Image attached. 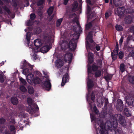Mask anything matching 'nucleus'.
<instances>
[{"label":"nucleus","instance_id":"obj_1","mask_svg":"<svg viewBox=\"0 0 134 134\" xmlns=\"http://www.w3.org/2000/svg\"><path fill=\"white\" fill-rule=\"evenodd\" d=\"M111 108L109 107V110ZM118 120L119 123L122 126L126 127V122L124 118L120 114H113L110 112L109 110V123L111 127H109V134H116V133H120L121 132V129L118 127Z\"/></svg>","mask_w":134,"mask_h":134},{"label":"nucleus","instance_id":"obj_2","mask_svg":"<svg viewBox=\"0 0 134 134\" xmlns=\"http://www.w3.org/2000/svg\"><path fill=\"white\" fill-rule=\"evenodd\" d=\"M79 34L76 31L72 35L73 37L69 41V43L66 41H63L60 45L61 49L62 50L65 51L69 48L71 51H74L77 46V40L79 38Z\"/></svg>","mask_w":134,"mask_h":134},{"label":"nucleus","instance_id":"obj_3","mask_svg":"<svg viewBox=\"0 0 134 134\" xmlns=\"http://www.w3.org/2000/svg\"><path fill=\"white\" fill-rule=\"evenodd\" d=\"M95 126L97 134H109L103 121L99 119L97 122H95Z\"/></svg>","mask_w":134,"mask_h":134},{"label":"nucleus","instance_id":"obj_4","mask_svg":"<svg viewBox=\"0 0 134 134\" xmlns=\"http://www.w3.org/2000/svg\"><path fill=\"white\" fill-rule=\"evenodd\" d=\"M33 66L28 63L25 60L23 61V64L21 66V69H23L22 73L25 75H27L29 73V69L32 70Z\"/></svg>","mask_w":134,"mask_h":134},{"label":"nucleus","instance_id":"obj_5","mask_svg":"<svg viewBox=\"0 0 134 134\" xmlns=\"http://www.w3.org/2000/svg\"><path fill=\"white\" fill-rule=\"evenodd\" d=\"M32 77L30 75H28L27 76V80H30L31 82H33V83L35 84L41 83V82H42L41 80L38 77H36L34 78V75H32Z\"/></svg>","mask_w":134,"mask_h":134},{"label":"nucleus","instance_id":"obj_6","mask_svg":"<svg viewBox=\"0 0 134 134\" xmlns=\"http://www.w3.org/2000/svg\"><path fill=\"white\" fill-rule=\"evenodd\" d=\"M108 103V99H107V100H105L103 111L102 113L103 116V117H105L106 116V115L107 114H109V109H108L109 107Z\"/></svg>","mask_w":134,"mask_h":134},{"label":"nucleus","instance_id":"obj_7","mask_svg":"<svg viewBox=\"0 0 134 134\" xmlns=\"http://www.w3.org/2000/svg\"><path fill=\"white\" fill-rule=\"evenodd\" d=\"M99 21L97 19H94L92 21L93 23L92 30L95 31V33L98 31L100 30V28L98 23Z\"/></svg>","mask_w":134,"mask_h":134},{"label":"nucleus","instance_id":"obj_8","mask_svg":"<svg viewBox=\"0 0 134 134\" xmlns=\"http://www.w3.org/2000/svg\"><path fill=\"white\" fill-rule=\"evenodd\" d=\"M117 12L118 15L121 18L126 14L125 9L124 7L118 8Z\"/></svg>","mask_w":134,"mask_h":134},{"label":"nucleus","instance_id":"obj_9","mask_svg":"<svg viewBox=\"0 0 134 134\" xmlns=\"http://www.w3.org/2000/svg\"><path fill=\"white\" fill-rule=\"evenodd\" d=\"M87 66V71L88 75H90V74L92 73V71H96L98 68V66L94 64L92 66L89 64H88Z\"/></svg>","mask_w":134,"mask_h":134},{"label":"nucleus","instance_id":"obj_10","mask_svg":"<svg viewBox=\"0 0 134 134\" xmlns=\"http://www.w3.org/2000/svg\"><path fill=\"white\" fill-rule=\"evenodd\" d=\"M117 102L116 105V109L119 111H122L123 110L124 106L122 101L120 99H118L117 100Z\"/></svg>","mask_w":134,"mask_h":134},{"label":"nucleus","instance_id":"obj_11","mask_svg":"<svg viewBox=\"0 0 134 134\" xmlns=\"http://www.w3.org/2000/svg\"><path fill=\"white\" fill-rule=\"evenodd\" d=\"M91 43L92 44L90 43L87 40L86 42V47L87 51L89 49L93 51L95 48V43L94 41L93 42Z\"/></svg>","mask_w":134,"mask_h":134},{"label":"nucleus","instance_id":"obj_12","mask_svg":"<svg viewBox=\"0 0 134 134\" xmlns=\"http://www.w3.org/2000/svg\"><path fill=\"white\" fill-rule=\"evenodd\" d=\"M69 80V75L67 73H65L63 76L61 83V86H64L65 83Z\"/></svg>","mask_w":134,"mask_h":134},{"label":"nucleus","instance_id":"obj_13","mask_svg":"<svg viewBox=\"0 0 134 134\" xmlns=\"http://www.w3.org/2000/svg\"><path fill=\"white\" fill-rule=\"evenodd\" d=\"M41 85L42 86H44L46 88H51V85L50 82V80L48 79L44 81L41 82Z\"/></svg>","mask_w":134,"mask_h":134},{"label":"nucleus","instance_id":"obj_14","mask_svg":"<svg viewBox=\"0 0 134 134\" xmlns=\"http://www.w3.org/2000/svg\"><path fill=\"white\" fill-rule=\"evenodd\" d=\"M126 103L129 105H132L134 102V98L132 97L127 96L126 98Z\"/></svg>","mask_w":134,"mask_h":134},{"label":"nucleus","instance_id":"obj_15","mask_svg":"<svg viewBox=\"0 0 134 134\" xmlns=\"http://www.w3.org/2000/svg\"><path fill=\"white\" fill-rule=\"evenodd\" d=\"M72 57V55L70 53L66 54L65 57L66 61H68L69 64L71 63Z\"/></svg>","mask_w":134,"mask_h":134},{"label":"nucleus","instance_id":"obj_16","mask_svg":"<svg viewBox=\"0 0 134 134\" xmlns=\"http://www.w3.org/2000/svg\"><path fill=\"white\" fill-rule=\"evenodd\" d=\"M88 79L87 82V86L88 88L91 89L94 86V84L93 81L90 79V75L88 76Z\"/></svg>","mask_w":134,"mask_h":134},{"label":"nucleus","instance_id":"obj_17","mask_svg":"<svg viewBox=\"0 0 134 134\" xmlns=\"http://www.w3.org/2000/svg\"><path fill=\"white\" fill-rule=\"evenodd\" d=\"M50 48L49 46L48 45H46L42 46L40 49V50L42 53H45L49 51Z\"/></svg>","mask_w":134,"mask_h":134},{"label":"nucleus","instance_id":"obj_18","mask_svg":"<svg viewBox=\"0 0 134 134\" xmlns=\"http://www.w3.org/2000/svg\"><path fill=\"white\" fill-rule=\"evenodd\" d=\"M78 6V4L77 1H75L72 4V11L75 12L77 10V8Z\"/></svg>","mask_w":134,"mask_h":134},{"label":"nucleus","instance_id":"obj_19","mask_svg":"<svg viewBox=\"0 0 134 134\" xmlns=\"http://www.w3.org/2000/svg\"><path fill=\"white\" fill-rule=\"evenodd\" d=\"M51 39V36L49 35H47L44 36L43 38L45 43L46 44L48 43V44H49Z\"/></svg>","mask_w":134,"mask_h":134},{"label":"nucleus","instance_id":"obj_20","mask_svg":"<svg viewBox=\"0 0 134 134\" xmlns=\"http://www.w3.org/2000/svg\"><path fill=\"white\" fill-rule=\"evenodd\" d=\"M34 43L35 46L37 47H40L42 45V43L40 40L38 39L34 40Z\"/></svg>","mask_w":134,"mask_h":134},{"label":"nucleus","instance_id":"obj_21","mask_svg":"<svg viewBox=\"0 0 134 134\" xmlns=\"http://www.w3.org/2000/svg\"><path fill=\"white\" fill-rule=\"evenodd\" d=\"M11 101L13 105H16L18 103V99L16 97H13L11 98Z\"/></svg>","mask_w":134,"mask_h":134},{"label":"nucleus","instance_id":"obj_22","mask_svg":"<svg viewBox=\"0 0 134 134\" xmlns=\"http://www.w3.org/2000/svg\"><path fill=\"white\" fill-rule=\"evenodd\" d=\"M92 34L91 32H89L87 36V39L90 43H92L93 41L92 39Z\"/></svg>","mask_w":134,"mask_h":134},{"label":"nucleus","instance_id":"obj_23","mask_svg":"<svg viewBox=\"0 0 134 134\" xmlns=\"http://www.w3.org/2000/svg\"><path fill=\"white\" fill-rule=\"evenodd\" d=\"M124 113L125 114L127 117L131 116V113L130 111L127 108H125L124 110Z\"/></svg>","mask_w":134,"mask_h":134},{"label":"nucleus","instance_id":"obj_24","mask_svg":"<svg viewBox=\"0 0 134 134\" xmlns=\"http://www.w3.org/2000/svg\"><path fill=\"white\" fill-rule=\"evenodd\" d=\"M28 92L30 94H33L34 92V88L32 87L30 85H29L27 87Z\"/></svg>","mask_w":134,"mask_h":134},{"label":"nucleus","instance_id":"obj_25","mask_svg":"<svg viewBox=\"0 0 134 134\" xmlns=\"http://www.w3.org/2000/svg\"><path fill=\"white\" fill-rule=\"evenodd\" d=\"M134 12V10L132 8H129L125 9V13L130 14Z\"/></svg>","mask_w":134,"mask_h":134},{"label":"nucleus","instance_id":"obj_26","mask_svg":"<svg viewBox=\"0 0 134 134\" xmlns=\"http://www.w3.org/2000/svg\"><path fill=\"white\" fill-rule=\"evenodd\" d=\"M92 26L93 27V23H92V21L86 25L85 29L88 30L90 29Z\"/></svg>","mask_w":134,"mask_h":134},{"label":"nucleus","instance_id":"obj_27","mask_svg":"<svg viewBox=\"0 0 134 134\" xmlns=\"http://www.w3.org/2000/svg\"><path fill=\"white\" fill-rule=\"evenodd\" d=\"M54 9V7L53 6H51L49 7L47 11L48 15L50 16L51 15L53 12Z\"/></svg>","mask_w":134,"mask_h":134},{"label":"nucleus","instance_id":"obj_28","mask_svg":"<svg viewBox=\"0 0 134 134\" xmlns=\"http://www.w3.org/2000/svg\"><path fill=\"white\" fill-rule=\"evenodd\" d=\"M125 19L126 20V21L128 24L131 23L132 20V17L130 15H127L125 17Z\"/></svg>","mask_w":134,"mask_h":134},{"label":"nucleus","instance_id":"obj_29","mask_svg":"<svg viewBox=\"0 0 134 134\" xmlns=\"http://www.w3.org/2000/svg\"><path fill=\"white\" fill-rule=\"evenodd\" d=\"M2 8L5 11L7 12L9 15L11 14L12 13L10 10L6 5L3 6Z\"/></svg>","mask_w":134,"mask_h":134},{"label":"nucleus","instance_id":"obj_30","mask_svg":"<svg viewBox=\"0 0 134 134\" xmlns=\"http://www.w3.org/2000/svg\"><path fill=\"white\" fill-rule=\"evenodd\" d=\"M63 62L61 60H59L56 64L58 68H61L63 65Z\"/></svg>","mask_w":134,"mask_h":134},{"label":"nucleus","instance_id":"obj_31","mask_svg":"<svg viewBox=\"0 0 134 134\" xmlns=\"http://www.w3.org/2000/svg\"><path fill=\"white\" fill-rule=\"evenodd\" d=\"M125 65L124 64L122 63L120 65V69L121 72H124L125 70Z\"/></svg>","mask_w":134,"mask_h":134},{"label":"nucleus","instance_id":"obj_32","mask_svg":"<svg viewBox=\"0 0 134 134\" xmlns=\"http://www.w3.org/2000/svg\"><path fill=\"white\" fill-rule=\"evenodd\" d=\"M31 34V33L30 32H28L26 35V38L27 42H29L30 41Z\"/></svg>","mask_w":134,"mask_h":134},{"label":"nucleus","instance_id":"obj_33","mask_svg":"<svg viewBox=\"0 0 134 134\" xmlns=\"http://www.w3.org/2000/svg\"><path fill=\"white\" fill-rule=\"evenodd\" d=\"M15 126L13 125H11L9 127V129L10 132H13V134H14L15 133Z\"/></svg>","mask_w":134,"mask_h":134},{"label":"nucleus","instance_id":"obj_34","mask_svg":"<svg viewBox=\"0 0 134 134\" xmlns=\"http://www.w3.org/2000/svg\"><path fill=\"white\" fill-rule=\"evenodd\" d=\"M115 27L116 30L118 31H122L123 30L122 27L120 25L116 24Z\"/></svg>","mask_w":134,"mask_h":134},{"label":"nucleus","instance_id":"obj_35","mask_svg":"<svg viewBox=\"0 0 134 134\" xmlns=\"http://www.w3.org/2000/svg\"><path fill=\"white\" fill-rule=\"evenodd\" d=\"M128 79L130 83H134V76L129 75L128 77Z\"/></svg>","mask_w":134,"mask_h":134},{"label":"nucleus","instance_id":"obj_36","mask_svg":"<svg viewBox=\"0 0 134 134\" xmlns=\"http://www.w3.org/2000/svg\"><path fill=\"white\" fill-rule=\"evenodd\" d=\"M45 0H39L37 2V4L38 6H40L42 5L44 3Z\"/></svg>","mask_w":134,"mask_h":134},{"label":"nucleus","instance_id":"obj_37","mask_svg":"<svg viewBox=\"0 0 134 134\" xmlns=\"http://www.w3.org/2000/svg\"><path fill=\"white\" fill-rule=\"evenodd\" d=\"M118 57L120 59H122L124 55V53L122 51H120L118 54Z\"/></svg>","mask_w":134,"mask_h":134},{"label":"nucleus","instance_id":"obj_38","mask_svg":"<svg viewBox=\"0 0 134 134\" xmlns=\"http://www.w3.org/2000/svg\"><path fill=\"white\" fill-rule=\"evenodd\" d=\"M31 110L33 112V113H35L38 112L39 111V109L37 105H36V107L34 108H32Z\"/></svg>","mask_w":134,"mask_h":134},{"label":"nucleus","instance_id":"obj_39","mask_svg":"<svg viewBox=\"0 0 134 134\" xmlns=\"http://www.w3.org/2000/svg\"><path fill=\"white\" fill-rule=\"evenodd\" d=\"M63 20V18H60L57 20L56 22V26L57 27H58L60 25Z\"/></svg>","mask_w":134,"mask_h":134},{"label":"nucleus","instance_id":"obj_40","mask_svg":"<svg viewBox=\"0 0 134 134\" xmlns=\"http://www.w3.org/2000/svg\"><path fill=\"white\" fill-rule=\"evenodd\" d=\"M19 79L20 81L22 83V84H23L24 85H25L27 83L26 81L22 77H21L19 78Z\"/></svg>","mask_w":134,"mask_h":134},{"label":"nucleus","instance_id":"obj_41","mask_svg":"<svg viewBox=\"0 0 134 134\" xmlns=\"http://www.w3.org/2000/svg\"><path fill=\"white\" fill-rule=\"evenodd\" d=\"M101 75V71L100 70H98L95 72V77H100Z\"/></svg>","mask_w":134,"mask_h":134},{"label":"nucleus","instance_id":"obj_42","mask_svg":"<svg viewBox=\"0 0 134 134\" xmlns=\"http://www.w3.org/2000/svg\"><path fill=\"white\" fill-rule=\"evenodd\" d=\"M20 89L22 92H25L27 91L26 87L24 86H21L20 87Z\"/></svg>","mask_w":134,"mask_h":134},{"label":"nucleus","instance_id":"obj_43","mask_svg":"<svg viewBox=\"0 0 134 134\" xmlns=\"http://www.w3.org/2000/svg\"><path fill=\"white\" fill-rule=\"evenodd\" d=\"M5 121L6 120L5 119L3 118H0V124H3Z\"/></svg>","mask_w":134,"mask_h":134},{"label":"nucleus","instance_id":"obj_44","mask_svg":"<svg viewBox=\"0 0 134 134\" xmlns=\"http://www.w3.org/2000/svg\"><path fill=\"white\" fill-rule=\"evenodd\" d=\"M93 110L94 111L95 113L98 114L99 113V111L98 110L97 107L94 106L93 108Z\"/></svg>","mask_w":134,"mask_h":134},{"label":"nucleus","instance_id":"obj_45","mask_svg":"<svg viewBox=\"0 0 134 134\" xmlns=\"http://www.w3.org/2000/svg\"><path fill=\"white\" fill-rule=\"evenodd\" d=\"M30 19L31 20H34L36 18V15L35 13H31L30 15Z\"/></svg>","mask_w":134,"mask_h":134},{"label":"nucleus","instance_id":"obj_46","mask_svg":"<svg viewBox=\"0 0 134 134\" xmlns=\"http://www.w3.org/2000/svg\"><path fill=\"white\" fill-rule=\"evenodd\" d=\"M27 103L29 105H31L32 104V100L30 98H29L27 99Z\"/></svg>","mask_w":134,"mask_h":134},{"label":"nucleus","instance_id":"obj_47","mask_svg":"<svg viewBox=\"0 0 134 134\" xmlns=\"http://www.w3.org/2000/svg\"><path fill=\"white\" fill-rule=\"evenodd\" d=\"M88 64H91L93 62V57L88 58Z\"/></svg>","mask_w":134,"mask_h":134},{"label":"nucleus","instance_id":"obj_48","mask_svg":"<svg viewBox=\"0 0 134 134\" xmlns=\"http://www.w3.org/2000/svg\"><path fill=\"white\" fill-rule=\"evenodd\" d=\"M118 50H117L115 49H114L113 50V52H111V54H114V55H118Z\"/></svg>","mask_w":134,"mask_h":134},{"label":"nucleus","instance_id":"obj_49","mask_svg":"<svg viewBox=\"0 0 134 134\" xmlns=\"http://www.w3.org/2000/svg\"><path fill=\"white\" fill-rule=\"evenodd\" d=\"M95 95L93 92H92L91 95V99L92 101H94L95 99Z\"/></svg>","mask_w":134,"mask_h":134},{"label":"nucleus","instance_id":"obj_50","mask_svg":"<svg viewBox=\"0 0 134 134\" xmlns=\"http://www.w3.org/2000/svg\"><path fill=\"white\" fill-rule=\"evenodd\" d=\"M91 11V8L88 5H87V14H89Z\"/></svg>","mask_w":134,"mask_h":134},{"label":"nucleus","instance_id":"obj_51","mask_svg":"<svg viewBox=\"0 0 134 134\" xmlns=\"http://www.w3.org/2000/svg\"><path fill=\"white\" fill-rule=\"evenodd\" d=\"M117 55H114V54H111V56L113 60H115L116 59Z\"/></svg>","mask_w":134,"mask_h":134},{"label":"nucleus","instance_id":"obj_52","mask_svg":"<svg viewBox=\"0 0 134 134\" xmlns=\"http://www.w3.org/2000/svg\"><path fill=\"white\" fill-rule=\"evenodd\" d=\"M34 73L35 75H36L39 76H40L41 75V73L39 71H34Z\"/></svg>","mask_w":134,"mask_h":134},{"label":"nucleus","instance_id":"obj_53","mask_svg":"<svg viewBox=\"0 0 134 134\" xmlns=\"http://www.w3.org/2000/svg\"><path fill=\"white\" fill-rule=\"evenodd\" d=\"M88 15V19H91L93 17V14L92 13H91V14H87Z\"/></svg>","mask_w":134,"mask_h":134},{"label":"nucleus","instance_id":"obj_54","mask_svg":"<svg viewBox=\"0 0 134 134\" xmlns=\"http://www.w3.org/2000/svg\"><path fill=\"white\" fill-rule=\"evenodd\" d=\"M90 117L91 118V120L92 122L94 121H95V116L93 115H92L90 114Z\"/></svg>","mask_w":134,"mask_h":134},{"label":"nucleus","instance_id":"obj_55","mask_svg":"<svg viewBox=\"0 0 134 134\" xmlns=\"http://www.w3.org/2000/svg\"><path fill=\"white\" fill-rule=\"evenodd\" d=\"M41 31V29L40 28H38L37 29L36 32V34H38L40 33Z\"/></svg>","mask_w":134,"mask_h":134},{"label":"nucleus","instance_id":"obj_56","mask_svg":"<svg viewBox=\"0 0 134 134\" xmlns=\"http://www.w3.org/2000/svg\"><path fill=\"white\" fill-rule=\"evenodd\" d=\"M4 81V78L3 76L0 74V82L1 83H3Z\"/></svg>","mask_w":134,"mask_h":134},{"label":"nucleus","instance_id":"obj_57","mask_svg":"<svg viewBox=\"0 0 134 134\" xmlns=\"http://www.w3.org/2000/svg\"><path fill=\"white\" fill-rule=\"evenodd\" d=\"M111 95H113V96H111L112 98L113 97V100H114L115 101V94L114 93V92L113 91H111Z\"/></svg>","mask_w":134,"mask_h":134},{"label":"nucleus","instance_id":"obj_58","mask_svg":"<svg viewBox=\"0 0 134 134\" xmlns=\"http://www.w3.org/2000/svg\"><path fill=\"white\" fill-rule=\"evenodd\" d=\"M124 38L123 37H121L119 40V44L121 45L122 44L123 41V40Z\"/></svg>","mask_w":134,"mask_h":134},{"label":"nucleus","instance_id":"obj_59","mask_svg":"<svg viewBox=\"0 0 134 134\" xmlns=\"http://www.w3.org/2000/svg\"><path fill=\"white\" fill-rule=\"evenodd\" d=\"M27 25L28 26H30L31 25H32L31 23V21L30 20H29L27 21Z\"/></svg>","mask_w":134,"mask_h":134},{"label":"nucleus","instance_id":"obj_60","mask_svg":"<svg viewBox=\"0 0 134 134\" xmlns=\"http://www.w3.org/2000/svg\"><path fill=\"white\" fill-rule=\"evenodd\" d=\"M88 58H93V54L89 52L88 53Z\"/></svg>","mask_w":134,"mask_h":134},{"label":"nucleus","instance_id":"obj_61","mask_svg":"<svg viewBox=\"0 0 134 134\" xmlns=\"http://www.w3.org/2000/svg\"><path fill=\"white\" fill-rule=\"evenodd\" d=\"M69 0H64L63 1V4L65 5H66L68 4Z\"/></svg>","mask_w":134,"mask_h":134},{"label":"nucleus","instance_id":"obj_62","mask_svg":"<svg viewBox=\"0 0 134 134\" xmlns=\"http://www.w3.org/2000/svg\"><path fill=\"white\" fill-rule=\"evenodd\" d=\"M131 31L134 34V26H132L130 28Z\"/></svg>","mask_w":134,"mask_h":134},{"label":"nucleus","instance_id":"obj_63","mask_svg":"<svg viewBox=\"0 0 134 134\" xmlns=\"http://www.w3.org/2000/svg\"><path fill=\"white\" fill-rule=\"evenodd\" d=\"M115 49L117 50H119V45L118 42H116V44Z\"/></svg>","mask_w":134,"mask_h":134},{"label":"nucleus","instance_id":"obj_64","mask_svg":"<svg viewBox=\"0 0 134 134\" xmlns=\"http://www.w3.org/2000/svg\"><path fill=\"white\" fill-rule=\"evenodd\" d=\"M86 1L87 4L90 5H92V3L91 0H86Z\"/></svg>","mask_w":134,"mask_h":134}]
</instances>
